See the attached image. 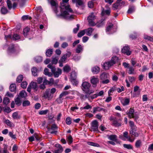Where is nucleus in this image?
<instances>
[{
  "label": "nucleus",
  "instance_id": "e433bc0d",
  "mask_svg": "<svg viewBox=\"0 0 153 153\" xmlns=\"http://www.w3.org/2000/svg\"><path fill=\"white\" fill-rule=\"evenodd\" d=\"M19 95L21 97L25 98L27 96V94L25 91L22 90L20 93Z\"/></svg>",
  "mask_w": 153,
  "mask_h": 153
},
{
  "label": "nucleus",
  "instance_id": "09e8293b",
  "mask_svg": "<svg viewBox=\"0 0 153 153\" xmlns=\"http://www.w3.org/2000/svg\"><path fill=\"white\" fill-rule=\"evenodd\" d=\"M135 11V7L134 6H132L129 7L128 11V13H131Z\"/></svg>",
  "mask_w": 153,
  "mask_h": 153
},
{
  "label": "nucleus",
  "instance_id": "c85d7f7f",
  "mask_svg": "<svg viewBox=\"0 0 153 153\" xmlns=\"http://www.w3.org/2000/svg\"><path fill=\"white\" fill-rule=\"evenodd\" d=\"M31 71L32 74L34 76H37V73L38 71V70L35 67L31 69Z\"/></svg>",
  "mask_w": 153,
  "mask_h": 153
},
{
  "label": "nucleus",
  "instance_id": "4c0bfd02",
  "mask_svg": "<svg viewBox=\"0 0 153 153\" xmlns=\"http://www.w3.org/2000/svg\"><path fill=\"white\" fill-rule=\"evenodd\" d=\"M10 102V100L9 98L7 97H4L3 99V103L7 105Z\"/></svg>",
  "mask_w": 153,
  "mask_h": 153
},
{
  "label": "nucleus",
  "instance_id": "412c9836",
  "mask_svg": "<svg viewBox=\"0 0 153 153\" xmlns=\"http://www.w3.org/2000/svg\"><path fill=\"white\" fill-rule=\"evenodd\" d=\"M142 145V143L141 140H138L136 141L135 143V146L136 148H140Z\"/></svg>",
  "mask_w": 153,
  "mask_h": 153
},
{
  "label": "nucleus",
  "instance_id": "c03bdc74",
  "mask_svg": "<svg viewBox=\"0 0 153 153\" xmlns=\"http://www.w3.org/2000/svg\"><path fill=\"white\" fill-rule=\"evenodd\" d=\"M128 73L130 74H134V69L131 66L128 67Z\"/></svg>",
  "mask_w": 153,
  "mask_h": 153
},
{
  "label": "nucleus",
  "instance_id": "2f4dec72",
  "mask_svg": "<svg viewBox=\"0 0 153 153\" xmlns=\"http://www.w3.org/2000/svg\"><path fill=\"white\" fill-rule=\"evenodd\" d=\"M63 98L62 97L59 95V97L56 100V101L58 104H60L62 102Z\"/></svg>",
  "mask_w": 153,
  "mask_h": 153
},
{
  "label": "nucleus",
  "instance_id": "6e6d98bb",
  "mask_svg": "<svg viewBox=\"0 0 153 153\" xmlns=\"http://www.w3.org/2000/svg\"><path fill=\"white\" fill-rule=\"evenodd\" d=\"M15 101L16 104L18 105H20L21 104V100L18 97L15 99Z\"/></svg>",
  "mask_w": 153,
  "mask_h": 153
},
{
  "label": "nucleus",
  "instance_id": "864d4df0",
  "mask_svg": "<svg viewBox=\"0 0 153 153\" xmlns=\"http://www.w3.org/2000/svg\"><path fill=\"white\" fill-rule=\"evenodd\" d=\"M30 104V101L27 100L24 101L22 103V105L23 106H28Z\"/></svg>",
  "mask_w": 153,
  "mask_h": 153
},
{
  "label": "nucleus",
  "instance_id": "de8ad7c7",
  "mask_svg": "<svg viewBox=\"0 0 153 153\" xmlns=\"http://www.w3.org/2000/svg\"><path fill=\"white\" fill-rule=\"evenodd\" d=\"M23 78V76L22 75H19L17 78V82L19 83L21 82L22 81Z\"/></svg>",
  "mask_w": 153,
  "mask_h": 153
},
{
  "label": "nucleus",
  "instance_id": "37998d69",
  "mask_svg": "<svg viewBox=\"0 0 153 153\" xmlns=\"http://www.w3.org/2000/svg\"><path fill=\"white\" fill-rule=\"evenodd\" d=\"M85 32L86 30L85 29L82 30L78 33L77 36L79 37H81L85 34Z\"/></svg>",
  "mask_w": 153,
  "mask_h": 153
},
{
  "label": "nucleus",
  "instance_id": "473e14b6",
  "mask_svg": "<svg viewBox=\"0 0 153 153\" xmlns=\"http://www.w3.org/2000/svg\"><path fill=\"white\" fill-rule=\"evenodd\" d=\"M53 50L51 49H48L46 52V55L47 56H50L52 54Z\"/></svg>",
  "mask_w": 153,
  "mask_h": 153
},
{
  "label": "nucleus",
  "instance_id": "5fc2aeb1",
  "mask_svg": "<svg viewBox=\"0 0 153 153\" xmlns=\"http://www.w3.org/2000/svg\"><path fill=\"white\" fill-rule=\"evenodd\" d=\"M136 131H130V133L131 134V136L133 135L135 137H138L139 136L138 133L136 132Z\"/></svg>",
  "mask_w": 153,
  "mask_h": 153
},
{
  "label": "nucleus",
  "instance_id": "aec40b11",
  "mask_svg": "<svg viewBox=\"0 0 153 153\" xmlns=\"http://www.w3.org/2000/svg\"><path fill=\"white\" fill-rule=\"evenodd\" d=\"M128 132L127 131H125L123 133V136L124 137L127 138L128 140L130 142H133L134 139H131V137L130 136H128Z\"/></svg>",
  "mask_w": 153,
  "mask_h": 153
},
{
  "label": "nucleus",
  "instance_id": "1a4fd4ad",
  "mask_svg": "<svg viewBox=\"0 0 153 153\" xmlns=\"http://www.w3.org/2000/svg\"><path fill=\"white\" fill-rule=\"evenodd\" d=\"M134 92L132 97H138L140 93V90L139 87L137 85H136L134 87Z\"/></svg>",
  "mask_w": 153,
  "mask_h": 153
},
{
  "label": "nucleus",
  "instance_id": "13d9d810",
  "mask_svg": "<svg viewBox=\"0 0 153 153\" xmlns=\"http://www.w3.org/2000/svg\"><path fill=\"white\" fill-rule=\"evenodd\" d=\"M123 147L128 149H132L133 147L131 144H124Z\"/></svg>",
  "mask_w": 153,
  "mask_h": 153
},
{
  "label": "nucleus",
  "instance_id": "f257e3e1",
  "mask_svg": "<svg viewBox=\"0 0 153 153\" xmlns=\"http://www.w3.org/2000/svg\"><path fill=\"white\" fill-rule=\"evenodd\" d=\"M69 0H62V3H61V7L62 9L65 8L66 10L61 12V16L62 17L66 19H71L74 18V15L72 14L73 13L72 9L70 8V5H67L66 6L64 3H67Z\"/></svg>",
  "mask_w": 153,
  "mask_h": 153
},
{
  "label": "nucleus",
  "instance_id": "4be33fe9",
  "mask_svg": "<svg viewBox=\"0 0 153 153\" xmlns=\"http://www.w3.org/2000/svg\"><path fill=\"white\" fill-rule=\"evenodd\" d=\"M100 69L99 67L97 66L94 67L92 69V72L94 74H97L99 72Z\"/></svg>",
  "mask_w": 153,
  "mask_h": 153
},
{
  "label": "nucleus",
  "instance_id": "0eeeda50",
  "mask_svg": "<svg viewBox=\"0 0 153 153\" xmlns=\"http://www.w3.org/2000/svg\"><path fill=\"white\" fill-rule=\"evenodd\" d=\"M77 74L75 71H72L71 74V80L73 85H75L78 84V82L76 80Z\"/></svg>",
  "mask_w": 153,
  "mask_h": 153
},
{
  "label": "nucleus",
  "instance_id": "393cba45",
  "mask_svg": "<svg viewBox=\"0 0 153 153\" xmlns=\"http://www.w3.org/2000/svg\"><path fill=\"white\" fill-rule=\"evenodd\" d=\"M44 72V73L45 75L48 76L49 77H51L53 75L52 74L49 72L48 69L47 68L45 69Z\"/></svg>",
  "mask_w": 153,
  "mask_h": 153
},
{
  "label": "nucleus",
  "instance_id": "bb28decb",
  "mask_svg": "<svg viewBox=\"0 0 153 153\" xmlns=\"http://www.w3.org/2000/svg\"><path fill=\"white\" fill-rule=\"evenodd\" d=\"M105 24L104 19H102L97 23V26L99 27L103 26Z\"/></svg>",
  "mask_w": 153,
  "mask_h": 153
},
{
  "label": "nucleus",
  "instance_id": "052dcab7",
  "mask_svg": "<svg viewBox=\"0 0 153 153\" xmlns=\"http://www.w3.org/2000/svg\"><path fill=\"white\" fill-rule=\"evenodd\" d=\"M9 135L12 139H15L16 138V135L13 134V131H10L9 132Z\"/></svg>",
  "mask_w": 153,
  "mask_h": 153
},
{
  "label": "nucleus",
  "instance_id": "b1692460",
  "mask_svg": "<svg viewBox=\"0 0 153 153\" xmlns=\"http://www.w3.org/2000/svg\"><path fill=\"white\" fill-rule=\"evenodd\" d=\"M85 30H86V34L89 36H90L91 35L94 30V29L92 28H89L87 29H85Z\"/></svg>",
  "mask_w": 153,
  "mask_h": 153
},
{
  "label": "nucleus",
  "instance_id": "cd10ccee",
  "mask_svg": "<svg viewBox=\"0 0 153 153\" xmlns=\"http://www.w3.org/2000/svg\"><path fill=\"white\" fill-rule=\"evenodd\" d=\"M130 102V100L129 99L126 98L124 100L121 101V102L123 105L125 106L128 105Z\"/></svg>",
  "mask_w": 153,
  "mask_h": 153
},
{
  "label": "nucleus",
  "instance_id": "5701e85b",
  "mask_svg": "<svg viewBox=\"0 0 153 153\" xmlns=\"http://www.w3.org/2000/svg\"><path fill=\"white\" fill-rule=\"evenodd\" d=\"M108 74L106 73H103L100 76V79H101L103 80H105L108 78Z\"/></svg>",
  "mask_w": 153,
  "mask_h": 153
},
{
  "label": "nucleus",
  "instance_id": "680f3d73",
  "mask_svg": "<svg viewBox=\"0 0 153 153\" xmlns=\"http://www.w3.org/2000/svg\"><path fill=\"white\" fill-rule=\"evenodd\" d=\"M20 36L17 34H14L13 37L12 39L14 40H17L20 39Z\"/></svg>",
  "mask_w": 153,
  "mask_h": 153
},
{
  "label": "nucleus",
  "instance_id": "e2e57ef3",
  "mask_svg": "<svg viewBox=\"0 0 153 153\" xmlns=\"http://www.w3.org/2000/svg\"><path fill=\"white\" fill-rule=\"evenodd\" d=\"M70 92L68 91H65L62 92L60 95L63 97L64 96H65L68 94L70 93Z\"/></svg>",
  "mask_w": 153,
  "mask_h": 153
},
{
  "label": "nucleus",
  "instance_id": "58836bf2",
  "mask_svg": "<svg viewBox=\"0 0 153 153\" xmlns=\"http://www.w3.org/2000/svg\"><path fill=\"white\" fill-rule=\"evenodd\" d=\"M3 153H9L8 151L7 150L8 146L5 144H3Z\"/></svg>",
  "mask_w": 153,
  "mask_h": 153
},
{
  "label": "nucleus",
  "instance_id": "774afa93",
  "mask_svg": "<svg viewBox=\"0 0 153 153\" xmlns=\"http://www.w3.org/2000/svg\"><path fill=\"white\" fill-rule=\"evenodd\" d=\"M76 2L77 4L79 6L82 5L83 4V2L82 0H76L75 2Z\"/></svg>",
  "mask_w": 153,
  "mask_h": 153
},
{
  "label": "nucleus",
  "instance_id": "c756f323",
  "mask_svg": "<svg viewBox=\"0 0 153 153\" xmlns=\"http://www.w3.org/2000/svg\"><path fill=\"white\" fill-rule=\"evenodd\" d=\"M16 88V85L15 84H11L10 87V90L11 92L15 91Z\"/></svg>",
  "mask_w": 153,
  "mask_h": 153
},
{
  "label": "nucleus",
  "instance_id": "a19ab883",
  "mask_svg": "<svg viewBox=\"0 0 153 153\" xmlns=\"http://www.w3.org/2000/svg\"><path fill=\"white\" fill-rule=\"evenodd\" d=\"M5 123L10 127H12L13 126V123L8 120H6L5 121Z\"/></svg>",
  "mask_w": 153,
  "mask_h": 153
},
{
  "label": "nucleus",
  "instance_id": "6ab92c4d",
  "mask_svg": "<svg viewBox=\"0 0 153 153\" xmlns=\"http://www.w3.org/2000/svg\"><path fill=\"white\" fill-rule=\"evenodd\" d=\"M83 50V48L82 45L80 44L78 45L77 48L76 50V52L77 53H79Z\"/></svg>",
  "mask_w": 153,
  "mask_h": 153
},
{
  "label": "nucleus",
  "instance_id": "7c9ffc66",
  "mask_svg": "<svg viewBox=\"0 0 153 153\" xmlns=\"http://www.w3.org/2000/svg\"><path fill=\"white\" fill-rule=\"evenodd\" d=\"M1 12L2 14H5L8 12V11L6 7H3L1 8Z\"/></svg>",
  "mask_w": 153,
  "mask_h": 153
},
{
  "label": "nucleus",
  "instance_id": "423d86ee",
  "mask_svg": "<svg viewBox=\"0 0 153 153\" xmlns=\"http://www.w3.org/2000/svg\"><path fill=\"white\" fill-rule=\"evenodd\" d=\"M98 122L96 120H94L91 123V131L98 132Z\"/></svg>",
  "mask_w": 153,
  "mask_h": 153
},
{
  "label": "nucleus",
  "instance_id": "dca6fc26",
  "mask_svg": "<svg viewBox=\"0 0 153 153\" xmlns=\"http://www.w3.org/2000/svg\"><path fill=\"white\" fill-rule=\"evenodd\" d=\"M112 66V64H111L109 62H107L104 63L103 65V67L104 69L105 70H108L109 68Z\"/></svg>",
  "mask_w": 153,
  "mask_h": 153
},
{
  "label": "nucleus",
  "instance_id": "79ce46f5",
  "mask_svg": "<svg viewBox=\"0 0 153 153\" xmlns=\"http://www.w3.org/2000/svg\"><path fill=\"white\" fill-rule=\"evenodd\" d=\"M14 119H19L20 118V117L18 115V113L17 112H15L13 113L12 115Z\"/></svg>",
  "mask_w": 153,
  "mask_h": 153
},
{
  "label": "nucleus",
  "instance_id": "a878e982",
  "mask_svg": "<svg viewBox=\"0 0 153 153\" xmlns=\"http://www.w3.org/2000/svg\"><path fill=\"white\" fill-rule=\"evenodd\" d=\"M71 70L70 66L68 65H66L63 68V71L64 72H69Z\"/></svg>",
  "mask_w": 153,
  "mask_h": 153
},
{
  "label": "nucleus",
  "instance_id": "6e6552de",
  "mask_svg": "<svg viewBox=\"0 0 153 153\" xmlns=\"http://www.w3.org/2000/svg\"><path fill=\"white\" fill-rule=\"evenodd\" d=\"M90 82L94 87H96L99 82V79L97 76H92L90 78Z\"/></svg>",
  "mask_w": 153,
  "mask_h": 153
},
{
  "label": "nucleus",
  "instance_id": "603ef678",
  "mask_svg": "<svg viewBox=\"0 0 153 153\" xmlns=\"http://www.w3.org/2000/svg\"><path fill=\"white\" fill-rule=\"evenodd\" d=\"M65 121L67 124L70 125L72 123L71 119L70 117H68L66 118Z\"/></svg>",
  "mask_w": 153,
  "mask_h": 153
},
{
  "label": "nucleus",
  "instance_id": "4d7b16f0",
  "mask_svg": "<svg viewBox=\"0 0 153 153\" xmlns=\"http://www.w3.org/2000/svg\"><path fill=\"white\" fill-rule=\"evenodd\" d=\"M67 141L69 144H71L73 142V138L71 135L68 136L67 138Z\"/></svg>",
  "mask_w": 153,
  "mask_h": 153
},
{
  "label": "nucleus",
  "instance_id": "338daca9",
  "mask_svg": "<svg viewBox=\"0 0 153 153\" xmlns=\"http://www.w3.org/2000/svg\"><path fill=\"white\" fill-rule=\"evenodd\" d=\"M66 56L65 55H64V54L62 55V56L61 57L60 61L61 62H64L66 60V59L67 58L65 56Z\"/></svg>",
  "mask_w": 153,
  "mask_h": 153
},
{
  "label": "nucleus",
  "instance_id": "69168bd1",
  "mask_svg": "<svg viewBox=\"0 0 153 153\" xmlns=\"http://www.w3.org/2000/svg\"><path fill=\"white\" fill-rule=\"evenodd\" d=\"M113 123L114 126H121V124L120 123L118 122L116 120H114Z\"/></svg>",
  "mask_w": 153,
  "mask_h": 153
},
{
  "label": "nucleus",
  "instance_id": "a211bd4d",
  "mask_svg": "<svg viewBox=\"0 0 153 153\" xmlns=\"http://www.w3.org/2000/svg\"><path fill=\"white\" fill-rule=\"evenodd\" d=\"M118 61V58L116 56L113 57L111 59L109 62H111V64H112V66L115 64L116 62H117Z\"/></svg>",
  "mask_w": 153,
  "mask_h": 153
},
{
  "label": "nucleus",
  "instance_id": "72a5a7b5",
  "mask_svg": "<svg viewBox=\"0 0 153 153\" xmlns=\"http://www.w3.org/2000/svg\"><path fill=\"white\" fill-rule=\"evenodd\" d=\"M35 61L36 62H40L42 60V58L41 56H37L34 59Z\"/></svg>",
  "mask_w": 153,
  "mask_h": 153
},
{
  "label": "nucleus",
  "instance_id": "8fccbe9b",
  "mask_svg": "<svg viewBox=\"0 0 153 153\" xmlns=\"http://www.w3.org/2000/svg\"><path fill=\"white\" fill-rule=\"evenodd\" d=\"M117 90V88L115 86H113L108 91V94L109 96L110 95L111 93L112 92H113L114 91Z\"/></svg>",
  "mask_w": 153,
  "mask_h": 153
},
{
  "label": "nucleus",
  "instance_id": "4468645a",
  "mask_svg": "<svg viewBox=\"0 0 153 153\" xmlns=\"http://www.w3.org/2000/svg\"><path fill=\"white\" fill-rule=\"evenodd\" d=\"M57 128V127L55 124H53L51 126V129H49V131L50 129H51L53 131L51 132V134H56L57 131H56L55 130Z\"/></svg>",
  "mask_w": 153,
  "mask_h": 153
},
{
  "label": "nucleus",
  "instance_id": "ea45409f",
  "mask_svg": "<svg viewBox=\"0 0 153 153\" xmlns=\"http://www.w3.org/2000/svg\"><path fill=\"white\" fill-rule=\"evenodd\" d=\"M87 143L88 145L90 146L97 147H100V145L96 143H93L91 142H87Z\"/></svg>",
  "mask_w": 153,
  "mask_h": 153
},
{
  "label": "nucleus",
  "instance_id": "20e7f679",
  "mask_svg": "<svg viewBox=\"0 0 153 153\" xmlns=\"http://www.w3.org/2000/svg\"><path fill=\"white\" fill-rule=\"evenodd\" d=\"M95 19V16L94 15V13H91L88 17V20L90 26H94L96 24L93 21Z\"/></svg>",
  "mask_w": 153,
  "mask_h": 153
},
{
  "label": "nucleus",
  "instance_id": "0e129e2a",
  "mask_svg": "<svg viewBox=\"0 0 153 153\" xmlns=\"http://www.w3.org/2000/svg\"><path fill=\"white\" fill-rule=\"evenodd\" d=\"M27 85V82L26 81L22 82L21 84V86L23 88H26Z\"/></svg>",
  "mask_w": 153,
  "mask_h": 153
},
{
  "label": "nucleus",
  "instance_id": "a18cd8bd",
  "mask_svg": "<svg viewBox=\"0 0 153 153\" xmlns=\"http://www.w3.org/2000/svg\"><path fill=\"white\" fill-rule=\"evenodd\" d=\"M144 38L146 39H147L150 41L153 42V36L145 35L144 36Z\"/></svg>",
  "mask_w": 153,
  "mask_h": 153
},
{
  "label": "nucleus",
  "instance_id": "9b49d317",
  "mask_svg": "<svg viewBox=\"0 0 153 153\" xmlns=\"http://www.w3.org/2000/svg\"><path fill=\"white\" fill-rule=\"evenodd\" d=\"M50 89H46L43 96V97L47 99L48 100L51 99L53 97V95L50 92Z\"/></svg>",
  "mask_w": 153,
  "mask_h": 153
},
{
  "label": "nucleus",
  "instance_id": "ddd939ff",
  "mask_svg": "<svg viewBox=\"0 0 153 153\" xmlns=\"http://www.w3.org/2000/svg\"><path fill=\"white\" fill-rule=\"evenodd\" d=\"M56 147L57 149L53 151V153H61L63 151V149L62 146L59 144H57L56 145Z\"/></svg>",
  "mask_w": 153,
  "mask_h": 153
},
{
  "label": "nucleus",
  "instance_id": "3c124183",
  "mask_svg": "<svg viewBox=\"0 0 153 153\" xmlns=\"http://www.w3.org/2000/svg\"><path fill=\"white\" fill-rule=\"evenodd\" d=\"M104 109L103 108H101L99 107H94L93 108V113H95L96 111H100Z\"/></svg>",
  "mask_w": 153,
  "mask_h": 153
},
{
  "label": "nucleus",
  "instance_id": "bf43d9fd",
  "mask_svg": "<svg viewBox=\"0 0 153 153\" xmlns=\"http://www.w3.org/2000/svg\"><path fill=\"white\" fill-rule=\"evenodd\" d=\"M119 3L116 2L115 3L113 4V9L114 10H116L118 7H119V5L118 4Z\"/></svg>",
  "mask_w": 153,
  "mask_h": 153
},
{
  "label": "nucleus",
  "instance_id": "c9c22d12",
  "mask_svg": "<svg viewBox=\"0 0 153 153\" xmlns=\"http://www.w3.org/2000/svg\"><path fill=\"white\" fill-rule=\"evenodd\" d=\"M110 10L109 9L105 10H103L102 12V16H104L105 15H108L110 14Z\"/></svg>",
  "mask_w": 153,
  "mask_h": 153
},
{
  "label": "nucleus",
  "instance_id": "7ed1b4c3",
  "mask_svg": "<svg viewBox=\"0 0 153 153\" xmlns=\"http://www.w3.org/2000/svg\"><path fill=\"white\" fill-rule=\"evenodd\" d=\"M82 90L85 93L90 94L93 93V92H90L89 89L91 87L90 84L87 82H84L82 84Z\"/></svg>",
  "mask_w": 153,
  "mask_h": 153
},
{
  "label": "nucleus",
  "instance_id": "f3484780",
  "mask_svg": "<svg viewBox=\"0 0 153 153\" xmlns=\"http://www.w3.org/2000/svg\"><path fill=\"white\" fill-rule=\"evenodd\" d=\"M29 85L31 88L34 90L35 91H37L38 90V88L36 82H32Z\"/></svg>",
  "mask_w": 153,
  "mask_h": 153
},
{
  "label": "nucleus",
  "instance_id": "2eb2a0df",
  "mask_svg": "<svg viewBox=\"0 0 153 153\" xmlns=\"http://www.w3.org/2000/svg\"><path fill=\"white\" fill-rule=\"evenodd\" d=\"M107 137L108 139L114 141H116L117 140V136L115 134L111 135H107Z\"/></svg>",
  "mask_w": 153,
  "mask_h": 153
},
{
  "label": "nucleus",
  "instance_id": "f03ea898",
  "mask_svg": "<svg viewBox=\"0 0 153 153\" xmlns=\"http://www.w3.org/2000/svg\"><path fill=\"white\" fill-rule=\"evenodd\" d=\"M47 67L51 69V71L55 77H58L59 76L62 74V70L61 69L58 68H57V71H56V69L55 67L53 66L51 64H49Z\"/></svg>",
  "mask_w": 153,
  "mask_h": 153
},
{
  "label": "nucleus",
  "instance_id": "49530a36",
  "mask_svg": "<svg viewBox=\"0 0 153 153\" xmlns=\"http://www.w3.org/2000/svg\"><path fill=\"white\" fill-rule=\"evenodd\" d=\"M7 3L8 8L9 10H10L12 8V4L10 0H7Z\"/></svg>",
  "mask_w": 153,
  "mask_h": 153
},
{
  "label": "nucleus",
  "instance_id": "f8f14e48",
  "mask_svg": "<svg viewBox=\"0 0 153 153\" xmlns=\"http://www.w3.org/2000/svg\"><path fill=\"white\" fill-rule=\"evenodd\" d=\"M122 53L127 56L130 55L131 53V51L130 50L129 47L128 46L124 47L122 49Z\"/></svg>",
  "mask_w": 153,
  "mask_h": 153
},
{
  "label": "nucleus",
  "instance_id": "f704fd0d",
  "mask_svg": "<svg viewBox=\"0 0 153 153\" xmlns=\"http://www.w3.org/2000/svg\"><path fill=\"white\" fill-rule=\"evenodd\" d=\"M30 28L28 27H26L23 30V34L25 36H26L27 33L30 31Z\"/></svg>",
  "mask_w": 153,
  "mask_h": 153
},
{
  "label": "nucleus",
  "instance_id": "39448f33",
  "mask_svg": "<svg viewBox=\"0 0 153 153\" xmlns=\"http://www.w3.org/2000/svg\"><path fill=\"white\" fill-rule=\"evenodd\" d=\"M128 114L129 118H133L135 120H137L138 118V115L136 113H134V110L132 108H130Z\"/></svg>",
  "mask_w": 153,
  "mask_h": 153
},
{
  "label": "nucleus",
  "instance_id": "9d476101",
  "mask_svg": "<svg viewBox=\"0 0 153 153\" xmlns=\"http://www.w3.org/2000/svg\"><path fill=\"white\" fill-rule=\"evenodd\" d=\"M113 25L112 23H109L107 25V26L106 29V32H108V34L112 33L114 32L115 31L114 30Z\"/></svg>",
  "mask_w": 153,
  "mask_h": 153
}]
</instances>
